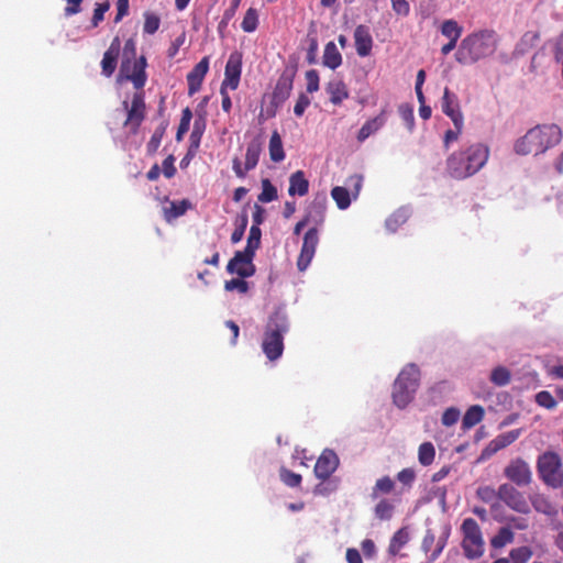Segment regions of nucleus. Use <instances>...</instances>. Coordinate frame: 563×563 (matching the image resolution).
<instances>
[{"instance_id": "nucleus-1", "label": "nucleus", "mask_w": 563, "mask_h": 563, "mask_svg": "<svg viewBox=\"0 0 563 563\" xmlns=\"http://www.w3.org/2000/svg\"><path fill=\"white\" fill-rule=\"evenodd\" d=\"M489 158V147L482 143L471 144L452 152L445 162L446 174L456 180H463L477 174Z\"/></svg>"}, {"instance_id": "nucleus-2", "label": "nucleus", "mask_w": 563, "mask_h": 563, "mask_svg": "<svg viewBox=\"0 0 563 563\" xmlns=\"http://www.w3.org/2000/svg\"><path fill=\"white\" fill-rule=\"evenodd\" d=\"M562 140V130L556 124H540L530 129L516 141L515 151L519 155H539L556 146Z\"/></svg>"}, {"instance_id": "nucleus-3", "label": "nucleus", "mask_w": 563, "mask_h": 563, "mask_svg": "<svg viewBox=\"0 0 563 563\" xmlns=\"http://www.w3.org/2000/svg\"><path fill=\"white\" fill-rule=\"evenodd\" d=\"M497 48V37L493 30H481L465 36L456 53L455 59L463 65L474 64L490 56Z\"/></svg>"}, {"instance_id": "nucleus-4", "label": "nucleus", "mask_w": 563, "mask_h": 563, "mask_svg": "<svg viewBox=\"0 0 563 563\" xmlns=\"http://www.w3.org/2000/svg\"><path fill=\"white\" fill-rule=\"evenodd\" d=\"M288 330L287 313L283 308H277L267 319L262 341L263 353L269 361L274 362L283 355L284 335Z\"/></svg>"}, {"instance_id": "nucleus-5", "label": "nucleus", "mask_w": 563, "mask_h": 563, "mask_svg": "<svg viewBox=\"0 0 563 563\" xmlns=\"http://www.w3.org/2000/svg\"><path fill=\"white\" fill-rule=\"evenodd\" d=\"M420 371L415 364L407 365L394 383L393 400L398 408H405L419 386Z\"/></svg>"}, {"instance_id": "nucleus-6", "label": "nucleus", "mask_w": 563, "mask_h": 563, "mask_svg": "<svg viewBox=\"0 0 563 563\" xmlns=\"http://www.w3.org/2000/svg\"><path fill=\"white\" fill-rule=\"evenodd\" d=\"M537 471L540 479L549 487L559 488L563 485L562 460L552 451L538 456Z\"/></svg>"}, {"instance_id": "nucleus-7", "label": "nucleus", "mask_w": 563, "mask_h": 563, "mask_svg": "<svg viewBox=\"0 0 563 563\" xmlns=\"http://www.w3.org/2000/svg\"><path fill=\"white\" fill-rule=\"evenodd\" d=\"M464 554L470 560L478 559L484 553V540L481 528L475 519H464L462 527Z\"/></svg>"}, {"instance_id": "nucleus-8", "label": "nucleus", "mask_w": 563, "mask_h": 563, "mask_svg": "<svg viewBox=\"0 0 563 563\" xmlns=\"http://www.w3.org/2000/svg\"><path fill=\"white\" fill-rule=\"evenodd\" d=\"M146 57L141 56L137 59H122L119 77L118 80H128L133 84V87L139 90L143 91L146 80H147V74H146Z\"/></svg>"}, {"instance_id": "nucleus-9", "label": "nucleus", "mask_w": 563, "mask_h": 563, "mask_svg": "<svg viewBox=\"0 0 563 563\" xmlns=\"http://www.w3.org/2000/svg\"><path fill=\"white\" fill-rule=\"evenodd\" d=\"M122 106L126 110V118L123 125L131 134L135 135L145 119L146 106L144 92L136 91L132 97L131 103L125 100Z\"/></svg>"}, {"instance_id": "nucleus-10", "label": "nucleus", "mask_w": 563, "mask_h": 563, "mask_svg": "<svg viewBox=\"0 0 563 563\" xmlns=\"http://www.w3.org/2000/svg\"><path fill=\"white\" fill-rule=\"evenodd\" d=\"M497 497L510 509L519 514L528 515L530 512V506L523 493L510 484H501L497 489Z\"/></svg>"}, {"instance_id": "nucleus-11", "label": "nucleus", "mask_w": 563, "mask_h": 563, "mask_svg": "<svg viewBox=\"0 0 563 563\" xmlns=\"http://www.w3.org/2000/svg\"><path fill=\"white\" fill-rule=\"evenodd\" d=\"M347 181L353 186L351 194L345 187L342 186H335L331 190V197L340 210H345L350 207L351 196L354 199L357 198L363 186V176L357 174L352 175Z\"/></svg>"}, {"instance_id": "nucleus-12", "label": "nucleus", "mask_w": 563, "mask_h": 563, "mask_svg": "<svg viewBox=\"0 0 563 563\" xmlns=\"http://www.w3.org/2000/svg\"><path fill=\"white\" fill-rule=\"evenodd\" d=\"M504 475L519 487L528 486L532 481V473L528 463L520 457L509 462L504 470Z\"/></svg>"}, {"instance_id": "nucleus-13", "label": "nucleus", "mask_w": 563, "mask_h": 563, "mask_svg": "<svg viewBox=\"0 0 563 563\" xmlns=\"http://www.w3.org/2000/svg\"><path fill=\"white\" fill-rule=\"evenodd\" d=\"M318 243H319L318 230H317V228H310L303 236L302 246H301L298 260H297V267L300 272L306 271L308 268V266L310 265V263L314 256Z\"/></svg>"}, {"instance_id": "nucleus-14", "label": "nucleus", "mask_w": 563, "mask_h": 563, "mask_svg": "<svg viewBox=\"0 0 563 563\" xmlns=\"http://www.w3.org/2000/svg\"><path fill=\"white\" fill-rule=\"evenodd\" d=\"M295 75L296 71L289 68L282 73L272 93V106L278 108L289 98L292 90Z\"/></svg>"}, {"instance_id": "nucleus-15", "label": "nucleus", "mask_w": 563, "mask_h": 563, "mask_svg": "<svg viewBox=\"0 0 563 563\" xmlns=\"http://www.w3.org/2000/svg\"><path fill=\"white\" fill-rule=\"evenodd\" d=\"M242 73V56L239 53H232L227 62L224 69V79L220 88L235 90L239 87Z\"/></svg>"}, {"instance_id": "nucleus-16", "label": "nucleus", "mask_w": 563, "mask_h": 563, "mask_svg": "<svg viewBox=\"0 0 563 563\" xmlns=\"http://www.w3.org/2000/svg\"><path fill=\"white\" fill-rule=\"evenodd\" d=\"M254 256L247 257L245 251H236L234 256L229 261L227 271L230 274H236L242 278H247L254 275L255 266L253 264Z\"/></svg>"}, {"instance_id": "nucleus-17", "label": "nucleus", "mask_w": 563, "mask_h": 563, "mask_svg": "<svg viewBox=\"0 0 563 563\" xmlns=\"http://www.w3.org/2000/svg\"><path fill=\"white\" fill-rule=\"evenodd\" d=\"M441 107L443 113L452 120L454 128L464 125V117L461 111L459 98L454 92L450 91L449 88H445L443 91Z\"/></svg>"}, {"instance_id": "nucleus-18", "label": "nucleus", "mask_w": 563, "mask_h": 563, "mask_svg": "<svg viewBox=\"0 0 563 563\" xmlns=\"http://www.w3.org/2000/svg\"><path fill=\"white\" fill-rule=\"evenodd\" d=\"M339 457L333 450L325 449L314 465V475L322 481L328 479L338 468Z\"/></svg>"}, {"instance_id": "nucleus-19", "label": "nucleus", "mask_w": 563, "mask_h": 563, "mask_svg": "<svg viewBox=\"0 0 563 563\" xmlns=\"http://www.w3.org/2000/svg\"><path fill=\"white\" fill-rule=\"evenodd\" d=\"M209 70V57L205 56L195 67L187 74L188 93L192 96L201 88L202 81Z\"/></svg>"}, {"instance_id": "nucleus-20", "label": "nucleus", "mask_w": 563, "mask_h": 563, "mask_svg": "<svg viewBox=\"0 0 563 563\" xmlns=\"http://www.w3.org/2000/svg\"><path fill=\"white\" fill-rule=\"evenodd\" d=\"M121 51V41L115 36L109 48L104 52L101 60L102 75L111 77L117 68L118 57Z\"/></svg>"}, {"instance_id": "nucleus-21", "label": "nucleus", "mask_w": 563, "mask_h": 563, "mask_svg": "<svg viewBox=\"0 0 563 563\" xmlns=\"http://www.w3.org/2000/svg\"><path fill=\"white\" fill-rule=\"evenodd\" d=\"M373 37L366 25L360 24L354 30V44L360 57H366L373 48Z\"/></svg>"}, {"instance_id": "nucleus-22", "label": "nucleus", "mask_w": 563, "mask_h": 563, "mask_svg": "<svg viewBox=\"0 0 563 563\" xmlns=\"http://www.w3.org/2000/svg\"><path fill=\"white\" fill-rule=\"evenodd\" d=\"M387 121V111L383 109L375 118L367 120L357 133V141L360 143L367 140L371 135L379 131Z\"/></svg>"}, {"instance_id": "nucleus-23", "label": "nucleus", "mask_w": 563, "mask_h": 563, "mask_svg": "<svg viewBox=\"0 0 563 563\" xmlns=\"http://www.w3.org/2000/svg\"><path fill=\"white\" fill-rule=\"evenodd\" d=\"M309 191V180L306 178V175L302 170H297L292 173L289 177V187L288 195L289 196H306Z\"/></svg>"}, {"instance_id": "nucleus-24", "label": "nucleus", "mask_w": 563, "mask_h": 563, "mask_svg": "<svg viewBox=\"0 0 563 563\" xmlns=\"http://www.w3.org/2000/svg\"><path fill=\"white\" fill-rule=\"evenodd\" d=\"M325 91L330 97V101L335 106L341 104L343 100L349 98L347 87L340 79L330 80L325 86Z\"/></svg>"}, {"instance_id": "nucleus-25", "label": "nucleus", "mask_w": 563, "mask_h": 563, "mask_svg": "<svg viewBox=\"0 0 563 563\" xmlns=\"http://www.w3.org/2000/svg\"><path fill=\"white\" fill-rule=\"evenodd\" d=\"M529 499L537 512L543 514L548 517H554L558 515V509L544 494L533 493L530 495Z\"/></svg>"}, {"instance_id": "nucleus-26", "label": "nucleus", "mask_w": 563, "mask_h": 563, "mask_svg": "<svg viewBox=\"0 0 563 563\" xmlns=\"http://www.w3.org/2000/svg\"><path fill=\"white\" fill-rule=\"evenodd\" d=\"M410 534L407 527L398 529L391 537L387 549L390 558L400 555L401 549L409 542Z\"/></svg>"}, {"instance_id": "nucleus-27", "label": "nucleus", "mask_w": 563, "mask_h": 563, "mask_svg": "<svg viewBox=\"0 0 563 563\" xmlns=\"http://www.w3.org/2000/svg\"><path fill=\"white\" fill-rule=\"evenodd\" d=\"M519 435L520 430L518 429L501 433L489 442L486 450L490 453H496L499 450H503L514 443L519 438Z\"/></svg>"}, {"instance_id": "nucleus-28", "label": "nucleus", "mask_w": 563, "mask_h": 563, "mask_svg": "<svg viewBox=\"0 0 563 563\" xmlns=\"http://www.w3.org/2000/svg\"><path fill=\"white\" fill-rule=\"evenodd\" d=\"M322 63L330 69H336L342 64V55L334 42H329L324 46Z\"/></svg>"}, {"instance_id": "nucleus-29", "label": "nucleus", "mask_w": 563, "mask_h": 563, "mask_svg": "<svg viewBox=\"0 0 563 563\" xmlns=\"http://www.w3.org/2000/svg\"><path fill=\"white\" fill-rule=\"evenodd\" d=\"M261 152L262 145L260 141L253 140L247 144L245 153V170H252L256 167Z\"/></svg>"}, {"instance_id": "nucleus-30", "label": "nucleus", "mask_w": 563, "mask_h": 563, "mask_svg": "<svg viewBox=\"0 0 563 563\" xmlns=\"http://www.w3.org/2000/svg\"><path fill=\"white\" fill-rule=\"evenodd\" d=\"M485 411L484 408L479 405L471 406L462 420V424L464 429H471L474 426L478 424L484 418Z\"/></svg>"}, {"instance_id": "nucleus-31", "label": "nucleus", "mask_w": 563, "mask_h": 563, "mask_svg": "<svg viewBox=\"0 0 563 563\" xmlns=\"http://www.w3.org/2000/svg\"><path fill=\"white\" fill-rule=\"evenodd\" d=\"M190 208V202L186 199L180 201H172L168 208H164L165 220L170 222L183 214Z\"/></svg>"}, {"instance_id": "nucleus-32", "label": "nucleus", "mask_w": 563, "mask_h": 563, "mask_svg": "<svg viewBox=\"0 0 563 563\" xmlns=\"http://www.w3.org/2000/svg\"><path fill=\"white\" fill-rule=\"evenodd\" d=\"M395 482L390 476H382L375 482L371 496L373 499H376L380 495L390 494L395 489Z\"/></svg>"}, {"instance_id": "nucleus-33", "label": "nucleus", "mask_w": 563, "mask_h": 563, "mask_svg": "<svg viewBox=\"0 0 563 563\" xmlns=\"http://www.w3.org/2000/svg\"><path fill=\"white\" fill-rule=\"evenodd\" d=\"M269 157L275 163H279L285 158L282 137L277 131L273 132L269 140Z\"/></svg>"}, {"instance_id": "nucleus-34", "label": "nucleus", "mask_w": 563, "mask_h": 563, "mask_svg": "<svg viewBox=\"0 0 563 563\" xmlns=\"http://www.w3.org/2000/svg\"><path fill=\"white\" fill-rule=\"evenodd\" d=\"M261 236H262L261 229L257 225H252L250 229L247 243L244 249L245 254H247L249 258H250V256H255V252L261 245Z\"/></svg>"}, {"instance_id": "nucleus-35", "label": "nucleus", "mask_w": 563, "mask_h": 563, "mask_svg": "<svg viewBox=\"0 0 563 563\" xmlns=\"http://www.w3.org/2000/svg\"><path fill=\"white\" fill-rule=\"evenodd\" d=\"M515 534L509 527H503L492 538L490 545L494 549H501L514 541Z\"/></svg>"}, {"instance_id": "nucleus-36", "label": "nucleus", "mask_w": 563, "mask_h": 563, "mask_svg": "<svg viewBox=\"0 0 563 563\" xmlns=\"http://www.w3.org/2000/svg\"><path fill=\"white\" fill-rule=\"evenodd\" d=\"M435 457V449L431 442H423L418 449V461L423 466H429Z\"/></svg>"}, {"instance_id": "nucleus-37", "label": "nucleus", "mask_w": 563, "mask_h": 563, "mask_svg": "<svg viewBox=\"0 0 563 563\" xmlns=\"http://www.w3.org/2000/svg\"><path fill=\"white\" fill-rule=\"evenodd\" d=\"M394 511V504L386 498L380 499L374 508L375 517L379 520H390Z\"/></svg>"}, {"instance_id": "nucleus-38", "label": "nucleus", "mask_w": 563, "mask_h": 563, "mask_svg": "<svg viewBox=\"0 0 563 563\" xmlns=\"http://www.w3.org/2000/svg\"><path fill=\"white\" fill-rule=\"evenodd\" d=\"M463 32L462 26L455 20H445L441 25V34L449 40L459 41Z\"/></svg>"}, {"instance_id": "nucleus-39", "label": "nucleus", "mask_w": 563, "mask_h": 563, "mask_svg": "<svg viewBox=\"0 0 563 563\" xmlns=\"http://www.w3.org/2000/svg\"><path fill=\"white\" fill-rule=\"evenodd\" d=\"M408 212L405 209H399L395 211L393 214H390L386 220V228L395 232L399 227L405 224L408 220Z\"/></svg>"}, {"instance_id": "nucleus-40", "label": "nucleus", "mask_w": 563, "mask_h": 563, "mask_svg": "<svg viewBox=\"0 0 563 563\" xmlns=\"http://www.w3.org/2000/svg\"><path fill=\"white\" fill-rule=\"evenodd\" d=\"M417 474L413 468L406 467L399 471L396 475V479L401 484L402 492L411 489L415 481H416Z\"/></svg>"}, {"instance_id": "nucleus-41", "label": "nucleus", "mask_w": 563, "mask_h": 563, "mask_svg": "<svg viewBox=\"0 0 563 563\" xmlns=\"http://www.w3.org/2000/svg\"><path fill=\"white\" fill-rule=\"evenodd\" d=\"M511 374L505 366H497L492 371L490 382L496 386H506L510 383Z\"/></svg>"}, {"instance_id": "nucleus-42", "label": "nucleus", "mask_w": 563, "mask_h": 563, "mask_svg": "<svg viewBox=\"0 0 563 563\" xmlns=\"http://www.w3.org/2000/svg\"><path fill=\"white\" fill-rule=\"evenodd\" d=\"M258 14L254 8L247 9L241 23V27L246 33H252L257 29Z\"/></svg>"}, {"instance_id": "nucleus-43", "label": "nucleus", "mask_w": 563, "mask_h": 563, "mask_svg": "<svg viewBox=\"0 0 563 563\" xmlns=\"http://www.w3.org/2000/svg\"><path fill=\"white\" fill-rule=\"evenodd\" d=\"M205 129H206V119L202 117L199 119H196L194 122V128H192L191 134H190L191 147H196V148L199 147Z\"/></svg>"}, {"instance_id": "nucleus-44", "label": "nucleus", "mask_w": 563, "mask_h": 563, "mask_svg": "<svg viewBox=\"0 0 563 563\" xmlns=\"http://www.w3.org/2000/svg\"><path fill=\"white\" fill-rule=\"evenodd\" d=\"M532 555L531 548L527 545L515 548L509 553L512 563H528Z\"/></svg>"}, {"instance_id": "nucleus-45", "label": "nucleus", "mask_w": 563, "mask_h": 563, "mask_svg": "<svg viewBox=\"0 0 563 563\" xmlns=\"http://www.w3.org/2000/svg\"><path fill=\"white\" fill-rule=\"evenodd\" d=\"M277 189L269 179L262 180V192L258 195L261 202H271L277 199Z\"/></svg>"}, {"instance_id": "nucleus-46", "label": "nucleus", "mask_w": 563, "mask_h": 563, "mask_svg": "<svg viewBox=\"0 0 563 563\" xmlns=\"http://www.w3.org/2000/svg\"><path fill=\"white\" fill-rule=\"evenodd\" d=\"M159 25H161V19L157 14H155L153 12H148V11L144 13V25H143L144 33L152 35L157 32V30L159 29Z\"/></svg>"}, {"instance_id": "nucleus-47", "label": "nucleus", "mask_w": 563, "mask_h": 563, "mask_svg": "<svg viewBox=\"0 0 563 563\" xmlns=\"http://www.w3.org/2000/svg\"><path fill=\"white\" fill-rule=\"evenodd\" d=\"M536 402L545 409H554L558 405L555 398L548 390H541L536 395Z\"/></svg>"}, {"instance_id": "nucleus-48", "label": "nucleus", "mask_w": 563, "mask_h": 563, "mask_svg": "<svg viewBox=\"0 0 563 563\" xmlns=\"http://www.w3.org/2000/svg\"><path fill=\"white\" fill-rule=\"evenodd\" d=\"M164 133H165L164 126H159L154 131L153 135L151 136V139L146 145V150H147L148 154L152 155V154L156 153V151L158 150V147L162 143Z\"/></svg>"}, {"instance_id": "nucleus-49", "label": "nucleus", "mask_w": 563, "mask_h": 563, "mask_svg": "<svg viewBox=\"0 0 563 563\" xmlns=\"http://www.w3.org/2000/svg\"><path fill=\"white\" fill-rule=\"evenodd\" d=\"M280 479L289 487H298L301 484V475L294 473L287 468L280 470Z\"/></svg>"}, {"instance_id": "nucleus-50", "label": "nucleus", "mask_w": 563, "mask_h": 563, "mask_svg": "<svg viewBox=\"0 0 563 563\" xmlns=\"http://www.w3.org/2000/svg\"><path fill=\"white\" fill-rule=\"evenodd\" d=\"M398 112L407 128L411 131L415 125L413 109L409 104H400Z\"/></svg>"}, {"instance_id": "nucleus-51", "label": "nucleus", "mask_w": 563, "mask_h": 563, "mask_svg": "<svg viewBox=\"0 0 563 563\" xmlns=\"http://www.w3.org/2000/svg\"><path fill=\"white\" fill-rule=\"evenodd\" d=\"M224 289L227 291L238 290L242 294L247 292L249 290V284L244 280V278H232L230 280H227L224 283Z\"/></svg>"}, {"instance_id": "nucleus-52", "label": "nucleus", "mask_w": 563, "mask_h": 563, "mask_svg": "<svg viewBox=\"0 0 563 563\" xmlns=\"http://www.w3.org/2000/svg\"><path fill=\"white\" fill-rule=\"evenodd\" d=\"M109 8L110 3L108 1L97 4V7L93 10V15L91 19L92 27H97L100 24V22L103 21L104 13L109 10Z\"/></svg>"}, {"instance_id": "nucleus-53", "label": "nucleus", "mask_w": 563, "mask_h": 563, "mask_svg": "<svg viewBox=\"0 0 563 563\" xmlns=\"http://www.w3.org/2000/svg\"><path fill=\"white\" fill-rule=\"evenodd\" d=\"M307 92L313 93L319 90V74L316 69H310L306 73Z\"/></svg>"}, {"instance_id": "nucleus-54", "label": "nucleus", "mask_w": 563, "mask_h": 563, "mask_svg": "<svg viewBox=\"0 0 563 563\" xmlns=\"http://www.w3.org/2000/svg\"><path fill=\"white\" fill-rule=\"evenodd\" d=\"M460 418V410L456 408H448L442 415V423L446 427H451L457 422Z\"/></svg>"}, {"instance_id": "nucleus-55", "label": "nucleus", "mask_w": 563, "mask_h": 563, "mask_svg": "<svg viewBox=\"0 0 563 563\" xmlns=\"http://www.w3.org/2000/svg\"><path fill=\"white\" fill-rule=\"evenodd\" d=\"M476 494L477 497L484 503H490L497 497V490L490 486L478 487Z\"/></svg>"}, {"instance_id": "nucleus-56", "label": "nucleus", "mask_w": 563, "mask_h": 563, "mask_svg": "<svg viewBox=\"0 0 563 563\" xmlns=\"http://www.w3.org/2000/svg\"><path fill=\"white\" fill-rule=\"evenodd\" d=\"M310 102V98L307 95L300 93L294 107V113L297 117H301L306 109L309 107Z\"/></svg>"}, {"instance_id": "nucleus-57", "label": "nucleus", "mask_w": 563, "mask_h": 563, "mask_svg": "<svg viewBox=\"0 0 563 563\" xmlns=\"http://www.w3.org/2000/svg\"><path fill=\"white\" fill-rule=\"evenodd\" d=\"M435 542V536L433 533V531L431 529H428L426 531V534L423 536V539H422V542H421V550L426 553V554H429L431 553V549L433 547Z\"/></svg>"}, {"instance_id": "nucleus-58", "label": "nucleus", "mask_w": 563, "mask_h": 563, "mask_svg": "<svg viewBox=\"0 0 563 563\" xmlns=\"http://www.w3.org/2000/svg\"><path fill=\"white\" fill-rule=\"evenodd\" d=\"M463 125H460L459 128H454V130H448L443 137V145L445 148H449L450 144L452 142H455L459 140V136L462 132Z\"/></svg>"}, {"instance_id": "nucleus-59", "label": "nucleus", "mask_w": 563, "mask_h": 563, "mask_svg": "<svg viewBox=\"0 0 563 563\" xmlns=\"http://www.w3.org/2000/svg\"><path fill=\"white\" fill-rule=\"evenodd\" d=\"M318 51V41L316 36L309 37V47L307 49V62L309 64L316 63V56Z\"/></svg>"}, {"instance_id": "nucleus-60", "label": "nucleus", "mask_w": 563, "mask_h": 563, "mask_svg": "<svg viewBox=\"0 0 563 563\" xmlns=\"http://www.w3.org/2000/svg\"><path fill=\"white\" fill-rule=\"evenodd\" d=\"M163 174L166 178H172L176 174L174 157L172 155L163 161Z\"/></svg>"}, {"instance_id": "nucleus-61", "label": "nucleus", "mask_w": 563, "mask_h": 563, "mask_svg": "<svg viewBox=\"0 0 563 563\" xmlns=\"http://www.w3.org/2000/svg\"><path fill=\"white\" fill-rule=\"evenodd\" d=\"M393 10L400 15H407L410 11L409 3L406 0H390Z\"/></svg>"}, {"instance_id": "nucleus-62", "label": "nucleus", "mask_w": 563, "mask_h": 563, "mask_svg": "<svg viewBox=\"0 0 563 563\" xmlns=\"http://www.w3.org/2000/svg\"><path fill=\"white\" fill-rule=\"evenodd\" d=\"M129 12V0H118L117 1V15L114 18V22H120L123 16H125Z\"/></svg>"}, {"instance_id": "nucleus-63", "label": "nucleus", "mask_w": 563, "mask_h": 563, "mask_svg": "<svg viewBox=\"0 0 563 563\" xmlns=\"http://www.w3.org/2000/svg\"><path fill=\"white\" fill-rule=\"evenodd\" d=\"M136 44L133 38H129L123 47V59H135Z\"/></svg>"}, {"instance_id": "nucleus-64", "label": "nucleus", "mask_w": 563, "mask_h": 563, "mask_svg": "<svg viewBox=\"0 0 563 563\" xmlns=\"http://www.w3.org/2000/svg\"><path fill=\"white\" fill-rule=\"evenodd\" d=\"M66 1H67V5L65 8L66 16H71L81 11L80 4H81L82 0H66Z\"/></svg>"}]
</instances>
